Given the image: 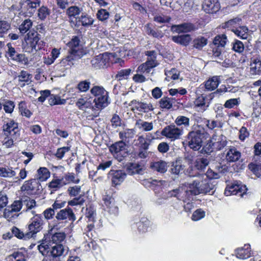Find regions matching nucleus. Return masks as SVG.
I'll use <instances>...</instances> for the list:
<instances>
[{"mask_svg":"<svg viewBox=\"0 0 261 261\" xmlns=\"http://www.w3.org/2000/svg\"><path fill=\"white\" fill-rule=\"evenodd\" d=\"M188 190L191 196L201 194L213 195L216 189V182L207 178L203 174H198L192 182L187 183Z\"/></svg>","mask_w":261,"mask_h":261,"instance_id":"obj_1","label":"nucleus"},{"mask_svg":"<svg viewBox=\"0 0 261 261\" xmlns=\"http://www.w3.org/2000/svg\"><path fill=\"white\" fill-rule=\"evenodd\" d=\"M38 249L46 259L49 261H60V258L64 256L65 250L62 245L49 244L46 239L43 240L42 243L38 245Z\"/></svg>","mask_w":261,"mask_h":261,"instance_id":"obj_2","label":"nucleus"},{"mask_svg":"<svg viewBox=\"0 0 261 261\" xmlns=\"http://www.w3.org/2000/svg\"><path fill=\"white\" fill-rule=\"evenodd\" d=\"M91 93L95 97L93 100L97 110L102 109L110 103L109 93L102 87L95 86L90 90Z\"/></svg>","mask_w":261,"mask_h":261,"instance_id":"obj_3","label":"nucleus"},{"mask_svg":"<svg viewBox=\"0 0 261 261\" xmlns=\"http://www.w3.org/2000/svg\"><path fill=\"white\" fill-rule=\"evenodd\" d=\"M205 135L204 128L199 127L198 129L189 132L186 140L189 147L194 150H199L202 146Z\"/></svg>","mask_w":261,"mask_h":261,"instance_id":"obj_4","label":"nucleus"},{"mask_svg":"<svg viewBox=\"0 0 261 261\" xmlns=\"http://www.w3.org/2000/svg\"><path fill=\"white\" fill-rule=\"evenodd\" d=\"M227 91V89L225 86L221 87L220 89H217L216 91L211 93L208 96H205L203 94H199L195 99L194 105L195 108H199L201 111H204L209 107L212 100L214 97L220 93H225Z\"/></svg>","mask_w":261,"mask_h":261,"instance_id":"obj_5","label":"nucleus"},{"mask_svg":"<svg viewBox=\"0 0 261 261\" xmlns=\"http://www.w3.org/2000/svg\"><path fill=\"white\" fill-rule=\"evenodd\" d=\"M33 215L28 226L29 231L27 232L28 238H32L34 234L41 231L44 224V221L41 214H35Z\"/></svg>","mask_w":261,"mask_h":261,"instance_id":"obj_6","label":"nucleus"},{"mask_svg":"<svg viewBox=\"0 0 261 261\" xmlns=\"http://www.w3.org/2000/svg\"><path fill=\"white\" fill-rule=\"evenodd\" d=\"M109 150L114 158L121 162L128 154L126 144L122 141H117L109 147Z\"/></svg>","mask_w":261,"mask_h":261,"instance_id":"obj_7","label":"nucleus"},{"mask_svg":"<svg viewBox=\"0 0 261 261\" xmlns=\"http://www.w3.org/2000/svg\"><path fill=\"white\" fill-rule=\"evenodd\" d=\"M40 4V0H21L20 2V12L19 14H23L25 16H31Z\"/></svg>","mask_w":261,"mask_h":261,"instance_id":"obj_8","label":"nucleus"},{"mask_svg":"<svg viewBox=\"0 0 261 261\" xmlns=\"http://www.w3.org/2000/svg\"><path fill=\"white\" fill-rule=\"evenodd\" d=\"M164 198L168 199L172 197L177 198V199L181 200L184 202L186 200H190V194L188 190L187 184H185V187H179L177 189L168 191L167 193L164 194Z\"/></svg>","mask_w":261,"mask_h":261,"instance_id":"obj_9","label":"nucleus"},{"mask_svg":"<svg viewBox=\"0 0 261 261\" xmlns=\"http://www.w3.org/2000/svg\"><path fill=\"white\" fill-rule=\"evenodd\" d=\"M3 130L6 136H13L14 138L20 137V130L18 123L12 119H5Z\"/></svg>","mask_w":261,"mask_h":261,"instance_id":"obj_10","label":"nucleus"},{"mask_svg":"<svg viewBox=\"0 0 261 261\" xmlns=\"http://www.w3.org/2000/svg\"><path fill=\"white\" fill-rule=\"evenodd\" d=\"M227 42V37L225 34L218 35L214 38L213 44L216 47L213 48V55L215 57L222 59V48L224 47Z\"/></svg>","mask_w":261,"mask_h":261,"instance_id":"obj_11","label":"nucleus"},{"mask_svg":"<svg viewBox=\"0 0 261 261\" xmlns=\"http://www.w3.org/2000/svg\"><path fill=\"white\" fill-rule=\"evenodd\" d=\"M161 134L163 136L173 141L180 138L183 134V130L176 127L175 125H170L164 127Z\"/></svg>","mask_w":261,"mask_h":261,"instance_id":"obj_12","label":"nucleus"},{"mask_svg":"<svg viewBox=\"0 0 261 261\" xmlns=\"http://www.w3.org/2000/svg\"><path fill=\"white\" fill-rule=\"evenodd\" d=\"M247 190V189L246 186L237 182V183H232L227 185L225 188L224 194L226 196L236 195L243 197L246 194Z\"/></svg>","mask_w":261,"mask_h":261,"instance_id":"obj_13","label":"nucleus"},{"mask_svg":"<svg viewBox=\"0 0 261 261\" xmlns=\"http://www.w3.org/2000/svg\"><path fill=\"white\" fill-rule=\"evenodd\" d=\"M104 210L110 215L117 216L119 214L118 206L116 204L114 198L112 196L105 195L102 198Z\"/></svg>","mask_w":261,"mask_h":261,"instance_id":"obj_14","label":"nucleus"},{"mask_svg":"<svg viewBox=\"0 0 261 261\" xmlns=\"http://www.w3.org/2000/svg\"><path fill=\"white\" fill-rule=\"evenodd\" d=\"M104 210L110 215L117 216L119 214L118 206L116 204L114 198L112 196L105 195L102 198Z\"/></svg>","mask_w":261,"mask_h":261,"instance_id":"obj_15","label":"nucleus"},{"mask_svg":"<svg viewBox=\"0 0 261 261\" xmlns=\"http://www.w3.org/2000/svg\"><path fill=\"white\" fill-rule=\"evenodd\" d=\"M104 210L110 215L117 216L119 214L118 206L116 204L114 198L112 196L105 195L102 198Z\"/></svg>","mask_w":261,"mask_h":261,"instance_id":"obj_16","label":"nucleus"},{"mask_svg":"<svg viewBox=\"0 0 261 261\" xmlns=\"http://www.w3.org/2000/svg\"><path fill=\"white\" fill-rule=\"evenodd\" d=\"M110 61L109 54L105 53L94 57L91 60L92 66L96 69H101L107 67Z\"/></svg>","mask_w":261,"mask_h":261,"instance_id":"obj_17","label":"nucleus"},{"mask_svg":"<svg viewBox=\"0 0 261 261\" xmlns=\"http://www.w3.org/2000/svg\"><path fill=\"white\" fill-rule=\"evenodd\" d=\"M42 186L38 179H31L25 181L21 187L22 191L36 193L41 190Z\"/></svg>","mask_w":261,"mask_h":261,"instance_id":"obj_18","label":"nucleus"},{"mask_svg":"<svg viewBox=\"0 0 261 261\" xmlns=\"http://www.w3.org/2000/svg\"><path fill=\"white\" fill-rule=\"evenodd\" d=\"M129 106L132 107V110L134 112L135 111H137L141 113H148L154 109L150 103H147L140 102L136 100H132L129 104Z\"/></svg>","mask_w":261,"mask_h":261,"instance_id":"obj_19","label":"nucleus"},{"mask_svg":"<svg viewBox=\"0 0 261 261\" xmlns=\"http://www.w3.org/2000/svg\"><path fill=\"white\" fill-rule=\"evenodd\" d=\"M109 175L111 177L112 185L115 186L120 185L126 177V173L122 170H111Z\"/></svg>","mask_w":261,"mask_h":261,"instance_id":"obj_20","label":"nucleus"},{"mask_svg":"<svg viewBox=\"0 0 261 261\" xmlns=\"http://www.w3.org/2000/svg\"><path fill=\"white\" fill-rule=\"evenodd\" d=\"M56 218L58 221L68 220L74 222L76 217L72 209L69 207L60 210L56 215Z\"/></svg>","mask_w":261,"mask_h":261,"instance_id":"obj_21","label":"nucleus"},{"mask_svg":"<svg viewBox=\"0 0 261 261\" xmlns=\"http://www.w3.org/2000/svg\"><path fill=\"white\" fill-rule=\"evenodd\" d=\"M39 34L37 32L30 31L24 38L25 43L30 45L31 49L28 51H33L34 50H37V45L39 43L40 38Z\"/></svg>","mask_w":261,"mask_h":261,"instance_id":"obj_22","label":"nucleus"},{"mask_svg":"<svg viewBox=\"0 0 261 261\" xmlns=\"http://www.w3.org/2000/svg\"><path fill=\"white\" fill-rule=\"evenodd\" d=\"M220 83V80L219 76H214L212 78L209 79L205 82L204 86L201 85L198 88L196 91V93L198 95V92L200 91V89H203L204 88V91H212L216 89L219 84Z\"/></svg>","mask_w":261,"mask_h":261,"instance_id":"obj_23","label":"nucleus"},{"mask_svg":"<svg viewBox=\"0 0 261 261\" xmlns=\"http://www.w3.org/2000/svg\"><path fill=\"white\" fill-rule=\"evenodd\" d=\"M202 8L207 13H214L220 8V5L218 0H204Z\"/></svg>","mask_w":261,"mask_h":261,"instance_id":"obj_24","label":"nucleus"},{"mask_svg":"<svg viewBox=\"0 0 261 261\" xmlns=\"http://www.w3.org/2000/svg\"><path fill=\"white\" fill-rule=\"evenodd\" d=\"M212 145L216 150H219L223 148L227 144L226 137L223 135L215 134L211 138Z\"/></svg>","mask_w":261,"mask_h":261,"instance_id":"obj_25","label":"nucleus"},{"mask_svg":"<svg viewBox=\"0 0 261 261\" xmlns=\"http://www.w3.org/2000/svg\"><path fill=\"white\" fill-rule=\"evenodd\" d=\"M80 42L79 38L75 36L68 43V45L70 50L73 51L79 57H83L85 54V52L82 46L80 45Z\"/></svg>","mask_w":261,"mask_h":261,"instance_id":"obj_26","label":"nucleus"},{"mask_svg":"<svg viewBox=\"0 0 261 261\" xmlns=\"http://www.w3.org/2000/svg\"><path fill=\"white\" fill-rule=\"evenodd\" d=\"M94 19L90 15L86 13H83L82 15L76 18V24L77 26H82L85 28L91 27L94 23Z\"/></svg>","mask_w":261,"mask_h":261,"instance_id":"obj_27","label":"nucleus"},{"mask_svg":"<svg viewBox=\"0 0 261 261\" xmlns=\"http://www.w3.org/2000/svg\"><path fill=\"white\" fill-rule=\"evenodd\" d=\"M250 245L246 244L243 247H239L235 250V253L237 258L242 259L248 258L251 254Z\"/></svg>","mask_w":261,"mask_h":261,"instance_id":"obj_28","label":"nucleus"},{"mask_svg":"<svg viewBox=\"0 0 261 261\" xmlns=\"http://www.w3.org/2000/svg\"><path fill=\"white\" fill-rule=\"evenodd\" d=\"M136 134V130L134 129L126 128L119 132V137L121 139L119 141L123 143H129L134 138Z\"/></svg>","mask_w":261,"mask_h":261,"instance_id":"obj_29","label":"nucleus"},{"mask_svg":"<svg viewBox=\"0 0 261 261\" xmlns=\"http://www.w3.org/2000/svg\"><path fill=\"white\" fill-rule=\"evenodd\" d=\"M168 163L163 160H159L151 163L150 167L154 171L164 173L167 171Z\"/></svg>","mask_w":261,"mask_h":261,"instance_id":"obj_30","label":"nucleus"},{"mask_svg":"<svg viewBox=\"0 0 261 261\" xmlns=\"http://www.w3.org/2000/svg\"><path fill=\"white\" fill-rule=\"evenodd\" d=\"M76 106L79 109L83 111H86L88 109H92L93 111L97 109L95 106H93L92 101L87 97L79 98L76 102Z\"/></svg>","mask_w":261,"mask_h":261,"instance_id":"obj_31","label":"nucleus"},{"mask_svg":"<svg viewBox=\"0 0 261 261\" xmlns=\"http://www.w3.org/2000/svg\"><path fill=\"white\" fill-rule=\"evenodd\" d=\"M241 153L235 147L229 148L226 152L225 159L228 162H235L241 158Z\"/></svg>","mask_w":261,"mask_h":261,"instance_id":"obj_32","label":"nucleus"},{"mask_svg":"<svg viewBox=\"0 0 261 261\" xmlns=\"http://www.w3.org/2000/svg\"><path fill=\"white\" fill-rule=\"evenodd\" d=\"M145 55L147 56V60L145 62L147 66L151 70L154 67L157 66L159 64L156 60V53L154 50H148L145 52Z\"/></svg>","mask_w":261,"mask_h":261,"instance_id":"obj_33","label":"nucleus"},{"mask_svg":"<svg viewBox=\"0 0 261 261\" xmlns=\"http://www.w3.org/2000/svg\"><path fill=\"white\" fill-rule=\"evenodd\" d=\"M193 29L194 25L191 23H184L178 25H174L172 27V31L178 34L188 33Z\"/></svg>","mask_w":261,"mask_h":261,"instance_id":"obj_34","label":"nucleus"},{"mask_svg":"<svg viewBox=\"0 0 261 261\" xmlns=\"http://www.w3.org/2000/svg\"><path fill=\"white\" fill-rule=\"evenodd\" d=\"M145 185L148 186L151 190L156 193L157 191H160L162 187L166 184L165 180L149 179L144 181Z\"/></svg>","mask_w":261,"mask_h":261,"instance_id":"obj_35","label":"nucleus"},{"mask_svg":"<svg viewBox=\"0 0 261 261\" xmlns=\"http://www.w3.org/2000/svg\"><path fill=\"white\" fill-rule=\"evenodd\" d=\"M150 222L146 218H142L141 220L133 225V228H137L140 232H145L148 230Z\"/></svg>","mask_w":261,"mask_h":261,"instance_id":"obj_36","label":"nucleus"},{"mask_svg":"<svg viewBox=\"0 0 261 261\" xmlns=\"http://www.w3.org/2000/svg\"><path fill=\"white\" fill-rule=\"evenodd\" d=\"M82 57H79L77 55L74 54L73 51L70 50L69 55L62 60L61 63L63 66L71 67L74 64V61Z\"/></svg>","mask_w":261,"mask_h":261,"instance_id":"obj_37","label":"nucleus"},{"mask_svg":"<svg viewBox=\"0 0 261 261\" xmlns=\"http://www.w3.org/2000/svg\"><path fill=\"white\" fill-rule=\"evenodd\" d=\"M250 73L252 75L261 74V60L258 58L253 59L250 63Z\"/></svg>","mask_w":261,"mask_h":261,"instance_id":"obj_38","label":"nucleus"},{"mask_svg":"<svg viewBox=\"0 0 261 261\" xmlns=\"http://www.w3.org/2000/svg\"><path fill=\"white\" fill-rule=\"evenodd\" d=\"M172 39L176 43L187 46L191 41V37L189 34H186L173 36Z\"/></svg>","mask_w":261,"mask_h":261,"instance_id":"obj_39","label":"nucleus"},{"mask_svg":"<svg viewBox=\"0 0 261 261\" xmlns=\"http://www.w3.org/2000/svg\"><path fill=\"white\" fill-rule=\"evenodd\" d=\"M126 169L127 173L130 175L135 174H141L142 168L138 163H129L126 165Z\"/></svg>","mask_w":261,"mask_h":261,"instance_id":"obj_40","label":"nucleus"},{"mask_svg":"<svg viewBox=\"0 0 261 261\" xmlns=\"http://www.w3.org/2000/svg\"><path fill=\"white\" fill-rule=\"evenodd\" d=\"M18 81L20 84V86L23 87L25 86V84H28L31 80L32 75L27 71L21 70L17 76Z\"/></svg>","mask_w":261,"mask_h":261,"instance_id":"obj_41","label":"nucleus"},{"mask_svg":"<svg viewBox=\"0 0 261 261\" xmlns=\"http://www.w3.org/2000/svg\"><path fill=\"white\" fill-rule=\"evenodd\" d=\"M16 175V171L13 170L12 167L8 166H0V176L4 178H11Z\"/></svg>","mask_w":261,"mask_h":261,"instance_id":"obj_42","label":"nucleus"},{"mask_svg":"<svg viewBox=\"0 0 261 261\" xmlns=\"http://www.w3.org/2000/svg\"><path fill=\"white\" fill-rule=\"evenodd\" d=\"M232 31L242 39H247L249 36L248 29L246 26H239L236 29H233Z\"/></svg>","mask_w":261,"mask_h":261,"instance_id":"obj_43","label":"nucleus"},{"mask_svg":"<svg viewBox=\"0 0 261 261\" xmlns=\"http://www.w3.org/2000/svg\"><path fill=\"white\" fill-rule=\"evenodd\" d=\"M50 177V172L47 168L40 167L37 170L36 179L40 181H44Z\"/></svg>","mask_w":261,"mask_h":261,"instance_id":"obj_44","label":"nucleus"},{"mask_svg":"<svg viewBox=\"0 0 261 261\" xmlns=\"http://www.w3.org/2000/svg\"><path fill=\"white\" fill-rule=\"evenodd\" d=\"M164 71L166 76L165 80L167 81H170L171 80H175L179 78V71L175 68L171 69H165Z\"/></svg>","mask_w":261,"mask_h":261,"instance_id":"obj_45","label":"nucleus"},{"mask_svg":"<svg viewBox=\"0 0 261 261\" xmlns=\"http://www.w3.org/2000/svg\"><path fill=\"white\" fill-rule=\"evenodd\" d=\"M82 10V8L76 6H70L66 10V14L70 18L73 17L75 18L76 21V18L80 17L79 15L81 14Z\"/></svg>","mask_w":261,"mask_h":261,"instance_id":"obj_46","label":"nucleus"},{"mask_svg":"<svg viewBox=\"0 0 261 261\" xmlns=\"http://www.w3.org/2000/svg\"><path fill=\"white\" fill-rule=\"evenodd\" d=\"M65 238V234L63 232H57L53 234L51 238H49L47 241L49 244H55V245H61L60 243L64 241Z\"/></svg>","mask_w":261,"mask_h":261,"instance_id":"obj_47","label":"nucleus"},{"mask_svg":"<svg viewBox=\"0 0 261 261\" xmlns=\"http://www.w3.org/2000/svg\"><path fill=\"white\" fill-rule=\"evenodd\" d=\"M174 99L168 97H163L159 101V105L161 109L170 110L172 108Z\"/></svg>","mask_w":261,"mask_h":261,"instance_id":"obj_48","label":"nucleus"},{"mask_svg":"<svg viewBox=\"0 0 261 261\" xmlns=\"http://www.w3.org/2000/svg\"><path fill=\"white\" fill-rule=\"evenodd\" d=\"M65 186V184L61 178H54L51 180L48 184L49 189L53 191H57L62 187Z\"/></svg>","mask_w":261,"mask_h":261,"instance_id":"obj_49","label":"nucleus"},{"mask_svg":"<svg viewBox=\"0 0 261 261\" xmlns=\"http://www.w3.org/2000/svg\"><path fill=\"white\" fill-rule=\"evenodd\" d=\"M207 43V39L202 36H198L193 41L194 47L198 49H201Z\"/></svg>","mask_w":261,"mask_h":261,"instance_id":"obj_50","label":"nucleus"},{"mask_svg":"<svg viewBox=\"0 0 261 261\" xmlns=\"http://www.w3.org/2000/svg\"><path fill=\"white\" fill-rule=\"evenodd\" d=\"M6 261H25V256L22 252H15L6 257Z\"/></svg>","mask_w":261,"mask_h":261,"instance_id":"obj_51","label":"nucleus"},{"mask_svg":"<svg viewBox=\"0 0 261 261\" xmlns=\"http://www.w3.org/2000/svg\"><path fill=\"white\" fill-rule=\"evenodd\" d=\"M136 125L139 129H142L145 132L150 131L153 129V123L152 122L144 121L141 119L137 120Z\"/></svg>","mask_w":261,"mask_h":261,"instance_id":"obj_52","label":"nucleus"},{"mask_svg":"<svg viewBox=\"0 0 261 261\" xmlns=\"http://www.w3.org/2000/svg\"><path fill=\"white\" fill-rule=\"evenodd\" d=\"M24 204L26 206V212H30L32 215L36 214V212L34 210L37 206L36 202L34 199L29 198L24 201Z\"/></svg>","mask_w":261,"mask_h":261,"instance_id":"obj_53","label":"nucleus"},{"mask_svg":"<svg viewBox=\"0 0 261 261\" xmlns=\"http://www.w3.org/2000/svg\"><path fill=\"white\" fill-rule=\"evenodd\" d=\"M61 178V179H63V181L65 184V185H66L67 184H68L70 182L77 184L80 181L79 179L76 178L75 174L73 173L70 172L65 174Z\"/></svg>","mask_w":261,"mask_h":261,"instance_id":"obj_54","label":"nucleus"},{"mask_svg":"<svg viewBox=\"0 0 261 261\" xmlns=\"http://www.w3.org/2000/svg\"><path fill=\"white\" fill-rule=\"evenodd\" d=\"M184 168L179 161H176L172 163L170 169V172L172 174L179 175L183 171Z\"/></svg>","mask_w":261,"mask_h":261,"instance_id":"obj_55","label":"nucleus"},{"mask_svg":"<svg viewBox=\"0 0 261 261\" xmlns=\"http://www.w3.org/2000/svg\"><path fill=\"white\" fill-rule=\"evenodd\" d=\"M33 22L30 19H26L19 27V30L21 34H25L31 28Z\"/></svg>","mask_w":261,"mask_h":261,"instance_id":"obj_56","label":"nucleus"},{"mask_svg":"<svg viewBox=\"0 0 261 261\" xmlns=\"http://www.w3.org/2000/svg\"><path fill=\"white\" fill-rule=\"evenodd\" d=\"M209 161L204 158H198L195 162V166L199 170H203L208 166Z\"/></svg>","mask_w":261,"mask_h":261,"instance_id":"obj_57","label":"nucleus"},{"mask_svg":"<svg viewBox=\"0 0 261 261\" xmlns=\"http://www.w3.org/2000/svg\"><path fill=\"white\" fill-rule=\"evenodd\" d=\"M160 2L162 4L168 6L173 10H178L180 7L178 0H160Z\"/></svg>","mask_w":261,"mask_h":261,"instance_id":"obj_58","label":"nucleus"},{"mask_svg":"<svg viewBox=\"0 0 261 261\" xmlns=\"http://www.w3.org/2000/svg\"><path fill=\"white\" fill-rule=\"evenodd\" d=\"M91 83L89 80L80 82L76 86V88L81 92H87L90 87Z\"/></svg>","mask_w":261,"mask_h":261,"instance_id":"obj_59","label":"nucleus"},{"mask_svg":"<svg viewBox=\"0 0 261 261\" xmlns=\"http://www.w3.org/2000/svg\"><path fill=\"white\" fill-rule=\"evenodd\" d=\"M48 102L50 105H64L66 103V100L65 99H61L57 95L52 94L50 95Z\"/></svg>","mask_w":261,"mask_h":261,"instance_id":"obj_60","label":"nucleus"},{"mask_svg":"<svg viewBox=\"0 0 261 261\" xmlns=\"http://www.w3.org/2000/svg\"><path fill=\"white\" fill-rule=\"evenodd\" d=\"M205 216V212L202 208H198L193 212L191 219L194 221H197L203 219Z\"/></svg>","mask_w":261,"mask_h":261,"instance_id":"obj_61","label":"nucleus"},{"mask_svg":"<svg viewBox=\"0 0 261 261\" xmlns=\"http://www.w3.org/2000/svg\"><path fill=\"white\" fill-rule=\"evenodd\" d=\"M146 33L150 36H153L155 38H161L163 37V33L161 31L153 30L152 29L148 24H147L146 26Z\"/></svg>","mask_w":261,"mask_h":261,"instance_id":"obj_62","label":"nucleus"},{"mask_svg":"<svg viewBox=\"0 0 261 261\" xmlns=\"http://www.w3.org/2000/svg\"><path fill=\"white\" fill-rule=\"evenodd\" d=\"M130 69H122L118 72L116 75V79L119 81L126 79L131 73Z\"/></svg>","mask_w":261,"mask_h":261,"instance_id":"obj_63","label":"nucleus"},{"mask_svg":"<svg viewBox=\"0 0 261 261\" xmlns=\"http://www.w3.org/2000/svg\"><path fill=\"white\" fill-rule=\"evenodd\" d=\"M249 169L257 177L261 176V164L250 163L248 165Z\"/></svg>","mask_w":261,"mask_h":261,"instance_id":"obj_64","label":"nucleus"}]
</instances>
